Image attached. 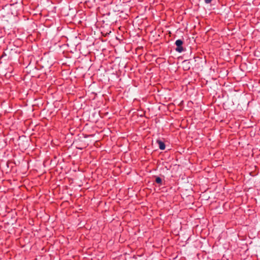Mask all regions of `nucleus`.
Segmentation results:
<instances>
[{
    "mask_svg": "<svg viewBox=\"0 0 260 260\" xmlns=\"http://www.w3.org/2000/svg\"><path fill=\"white\" fill-rule=\"evenodd\" d=\"M155 182L159 184H161L162 179H161V178L157 177L155 179Z\"/></svg>",
    "mask_w": 260,
    "mask_h": 260,
    "instance_id": "3",
    "label": "nucleus"
},
{
    "mask_svg": "<svg viewBox=\"0 0 260 260\" xmlns=\"http://www.w3.org/2000/svg\"><path fill=\"white\" fill-rule=\"evenodd\" d=\"M183 44V42L181 40L179 39L176 41L175 45L177 46L176 51L177 52L181 53L184 51L183 47H182Z\"/></svg>",
    "mask_w": 260,
    "mask_h": 260,
    "instance_id": "1",
    "label": "nucleus"
},
{
    "mask_svg": "<svg viewBox=\"0 0 260 260\" xmlns=\"http://www.w3.org/2000/svg\"><path fill=\"white\" fill-rule=\"evenodd\" d=\"M212 0H205V2L206 4H210Z\"/></svg>",
    "mask_w": 260,
    "mask_h": 260,
    "instance_id": "4",
    "label": "nucleus"
},
{
    "mask_svg": "<svg viewBox=\"0 0 260 260\" xmlns=\"http://www.w3.org/2000/svg\"><path fill=\"white\" fill-rule=\"evenodd\" d=\"M156 142L158 144L159 148L160 150H163L165 149L166 145L162 141L160 140H157Z\"/></svg>",
    "mask_w": 260,
    "mask_h": 260,
    "instance_id": "2",
    "label": "nucleus"
}]
</instances>
